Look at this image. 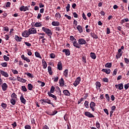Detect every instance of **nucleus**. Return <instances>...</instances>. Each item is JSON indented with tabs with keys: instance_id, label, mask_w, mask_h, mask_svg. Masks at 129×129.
<instances>
[{
	"instance_id": "obj_53",
	"label": "nucleus",
	"mask_w": 129,
	"mask_h": 129,
	"mask_svg": "<svg viewBox=\"0 0 129 129\" xmlns=\"http://www.w3.org/2000/svg\"><path fill=\"white\" fill-rule=\"evenodd\" d=\"M43 69H46V68H47V62H46V61L43 62Z\"/></svg>"
},
{
	"instance_id": "obj_39",
	"label": "nucleus",
	"mask_w": 129,
	"mask_h": 129,
	"mask_svg": "<svg viewBox=\"0 0 129 129\" xmlns=\"http://www.w3.org/2000/svg\"><path fill=\"white\" fill-rule=\"evenodd\" d=\"M105 97H106V99L107 100V101H108V102H109L110 100V98L109 97V95L108 94H106Z\"/></svg>"
},
{
	"instance_id": "obj_64",
	"label": "nucleus",
	"mask_w": 129,
	"mask_h": 129,
	"mask_svg": "<svg viewBox=\"0 0 129 129\" xmlns=\"http://www.w3.org/2000/svg\"><path fill=\"white\" fill-rule=\"evenodd\" d=\"M42 129H49V127L47 125L43 126Z\"/></svg>"
},
{
	"instance_id": "obj_35",
	"label": "nucleus",
	"mask_w": 129,
	"mask_h": 129,
	"mask_svg": "<svg viewBox=\"0 0 129 129\" xmlns=\"http://www.w3.org/2000/svg\"><path fill=\"white\" fill-rule=\"evenodd\" d=\"M84 105L86 108H89V102L88 101H85Z\"/></svg>"
},
{
	"instance_id": "obj_20",
	"label": "nucleus",
	"mask_w": 129,
	"mask_h": 129,
	"mask_svg": "<svg viewBox=\"0 0 129 129\" xmlns=\"http://www.w3.org/2000/svg\"><path fill=\"white\" fill-rule=\"evenodd\" d=\"M1 73L2 76H4V77H9V74L7 72H6L4 71H1Z\"/></svg>"
},
{
	"instance_id": "obj_48",
	"label": "nucleus",
	"mask_w": 129,
	"mask_h": 129,
	"mask_svg": "<svg viewBox=\"0 0 129 129\" xmlns=\"http://www.w3.org/2000/svg\"><path fill=\"white\" fill-rule=\"evenodd\" d=\"M24 44H25L27 47H31L32 46V44L28 42H24Z\"/></svg>"
},
{
	"instance_id": "obj_13",
	"label": "nucleus",
	"mask_w": 129,
	"mask_h": 129,
	"mask_svg": "<svg viewBox=\"0 0 129 129\" xmlns=\"http://www.w3.org/2000/svg\"><path fill=\"white\" fill-rule=\"evenodd\" d=\"M101 71L102 72H105L106 74H110V72H111V70L109 69H103Z\"/></svg>"
},
{
	"instance_id": "obj_8",
	"label": "nucleus",
	"mask_w": 129,
	"mask_h": 129,
	"mask_svg": "<svg viewBox=\"0 0 129 129\" xmlns=\"http://www.w3.org/2000/svg\"><path fill=\"white\" fill-rule=\"evenodd\" d=\"M85 115L87 117H89V118H91V117H94V115L91 113L90 112L86 111L84 113Z\"/></svg>"
},
{
	"instance_id": "obj_57",
	"label": "nucleus",
	"mask_w": 129,
	"mask_h": 129,
	"mask_svg": "<svg viewBox=\"0 0 129 129\" xmlns=\"http://www.w3.org/2000/svg\"><path fill=\"white\" fill-rule=\"evenodd\" d=\"M49 56L52 59H54V58L55 57V55L54 53H50Z\"/></svg>"
},
{
	"instance_id": "obj_61",
	"label": "nucleus",
	"mask_w": 129,
	"mask_h": 129,
	"mask_svg": "<svg viewBox=\"0 0 129 129\" xmlns=\"http://www.w3.org/2000/svg\"><path fill=\"white\" fill-rule=\"evenodd\" d=\"M124 62L126 63V64H128L129 63V59H127V58H124Z\"/></svg>"
},
{
	"instance_id": "obj_12",
	"label": "nucleus",
	"mask_w": 129,
	"mask_h": 129,
	"mask_svg": "<svg viewBox=\"0 0 129 129\" xmlns=\"http://www.w3.org/2000/svg\"><path fill=\"white\" fill-rule=\"evenodd\" d=\"M65 82L64 81V79L63 78H61V79L59 80V86H61V87H63L64 85H65Z\"/></svg>"
},
{
	"instance_id": "obj_40",
	"label": "nucleus",
	"mask_w": 129,
	"mask_h": 129,
	"mask_svg": "<svg viewBox=\"0 0 129 129\" xmlns=\"http://www.w3.org/2000/svg\"><path fill=\"white\" fill-rule=\"evenodd\" d=\"M1 106L3 107V109H6V108H7V105L5 103H2L1 104Z\"/></svg>"
},
{
	"instance_id": "obj_59",
	"label": "nucleus",
	"mask_w": 129,
	"mask_h": 129,
	"mask_svg": "<svg viewBox=\"0 0 129 129\" xmlns=\"http://www.w3.org/2000/svg\"><path fill=\"white\" fill-rule=\"evenodd\" d=\"M103 82L108 83V79L107 78H104L103 79Z\"/></svg>"
},
{
	"instance_id": "obj_15",
	"label": "nucleus",
	"mask_w": 129,
	"mask_h": 129,
	"mask_svg": "<svg viewBox=\"0 0 129 129\" xmlns=\"http://www.w3.org/2000/svg\"><path fill=\"white\" fill-rule=\"evenodd\" d=\"M45 103H47L48 104H50L52 105L53 107H55L54 104L51 102V100L49 99L48 98L45 99Z\"/></svg>"
},
{
	"instance_id": "obj_56",
	"label": "nucleus",
	"mask_w": 129,
	"mask_h": 129,
	"mask_svg": "<svg viewBox=\"0 0 129 129\" xmlns=\"http://www.w3.org/2000/svg\"><path fill=\"white\" fill-rule=\"evenodd\" d=\"M3 29L5 32H9V27L7 26L4 27Z\"/></svg>"
},
{
	"instance_id": "obj_29",
	"label": "nucleus",
	"mask_w": 129,
	"mask_h": 129,
	"mask_svg": "<svg viewBox=\"0 0 129 129\" xmlns=\"http://www.w3.org/2000/svg\"><path fill=\"white\" fill-rule=\"evenodd\" d=\"M77 30H78L79 32L80 33H83V29L81 27V25H78L77 27Z\"/></svg>"
},
{
	"instance_id": "obj_26",
	"label": "nucleus",
	"mask_w": 129,
	"mask_h": 129,
	"mask_svg": "<svg viewBox=\"0 0 129 129\" xmlns=\"http://www.w3.org/2000/svg\"><path fill=\"white\" fill-rule=\"evenodd\" d=\"M20 101L22 103H23V104H26V99H25V98H24V96L23 95H21L20 97Z\"/></svg>"
},
{
	"instance_id": "obj_2",
	"label": "nucleus",
	"mask_w": 129,
	"mask_h": 129,
	"mask_svg": "<svg viewBox=\"0 0 129 129\" xmlns=\"http://www.w3.org/2000/svg\"><path fill=\"white\" fill-rule=\"evenodd\" d=\"M42 31H43V32H44V33H46V34H47V36L50 37V38L51 39V38H52L51 35H52V31H51V30H50L47 28H45V27H42Z\"/></svg>"
},
{
	"instance_id": "obj_49",
	"label": "nucleus",
	"mask_w": 129,
	"mask_h": 129,
	"mask_svg": "<svg viewBox=\"0 0 129 129\" xmlns=\"http://www.w3.org/2000/svg\"><path fill=\"white\" fill-rule=\"evenodd\" d=\"M124 87L125 90L128 89V88H129V83H127V84H125L124 86Z\"/></svg>"
},
{
	"instance_id": "obj_50",
	"label": "nucleus",
	"mask_w": 129,
	"mask_h": 129,
	"mask_svg": "<svg viewBox=\"0 0 129 129\" xmlns=\"http://www.w3.org/2000/svg\"><path fill=\"white\" fill-rule=\"evenodd\" d=\"M116 74H117V70L115 69L114 70V71L113 72L112 75H113V76H115V75H116Z\"/></svg>"
},
{
	"instance_id": "obj_43",
	"label": "nucleus",
	"mask_w": 129,
	"mask_h": 129,
	"mask_svg": "<svg viewBox=\"0 0 129 129\" xmlns=\"http://www.w3.org/2000/svg\"><path fill=\"white\" fill-rule=\"evenodd\" d=\"M96 126L97 128H100V123H99V122H98V121H96Z\"/></svg>"
},
{
	"instance_id": "obj_31",
	"label": "nucleus",
	"mask_w": 129,
	"mask_h": 129,
	"mask_svg": "<svg viewBox=\"0 0 129 129\" xmlns=\"http://www.w3.org/2000/svg\"><path fill=\"white\" fill-rule=\"evenodd\" d=\"M24 74L25 75H27V76H28L29 78H34V76L30 73H25Z\"/></svg>"
},
{
	"instance_id": "obj_33",
	"label": "nucleus",
	"mask_w": 129,
	"mask_h": 129,
	"mask_svg": "<svg viewBox=\"0 0 129 129\" xmlns=\"http://www.w3.org/2000/svg\"><path fill=\"white\" fill-rule=\"evenodd\" d=\"M68 72H69L68 69L65 70L63 72V75H64V76H65L67 78H68Z\"/></svg>"
},
{
	"instance_id": "obj_62",
	"label": "nucleus",
	"mask_w": 129,
	"mask_h": 129,
	"mask_svg": "<svg viewBox=\"0 0 129 129\" xmlns=\"http://www.w3.org/2000/svg\"><path fill=\"white\" fill-rule=\"evenodd\" d=\"M12 71L13 73V74H18V71L16 70H12Z\"/></svg>"
},
{
	"instance_id": "obj_16",
	"label": "nucleus",
	"mask_w": 129,
	"mask_h": 129,
	"mask_svg": "<svg viewBox=\"0 0 129 129\" xmlns=\"http://www.w3.org/2000/svg\"><path fill=\"white\" fill-rule=\"evenodd\" d=\"M2 88L3 91H6L8 89V84L6 83H3L2 85Z\"/></svg>"
},
{
	"instance_id": "obj_32",
	"label": "nucleus",
	"mask_w": 129,
	"mask_h": 129,
	"mask_svg": "<svg viewBox=\"0 0 129 129\" xmlns=\"http://www.w3.org/2000/svg\"><path fill=\"white\" fill-rule=\"evenodd\" d=\"M33 87H34V86L31 84H28L27 88H28V90H30V91L33 90Z\"/></svg>"
},
{
	"instance_id": "obj_11",
	"label": "nucleus",
	"mask_w": 129,
	"mask_h": 129,
	"mask_svg": "<svg viewBox=\"0 0 129 129\" xmlns=\"http://www.w3.org/2000/svg\"><path fill=\"white\" fill-rule=\"evenodd\" d=\"M78 43L80 45H85L86 41L83 38H80L78 40Z\"/></svg>"
},
{
	"instance_id": "obj_25",
	"label": "nucleus",
	"mask_w": 129,
	"mask_h": 129,
	"mask_svg": "<svg viewBox=\"0 0 129 129\" xmlns=\"http://www.w3.org/2000/svg\"><path fill=\"white\" fill-rule=\"evenodd\" d=\"M63 93L66 95V96H70L71 93H70L69 91L68 90H64L63 91Z\"/></svg>"
},
{
	"instance_id": "obj_55",
	"label": "nucleus",
	"mask_w": 129,
	"mask_h": 129,
	"mask_svg": "<svg viewBox=\"0 0 129 129\" xmlns=\"http://www.w3.org/2000/svg\"><path fill=\"white\" fill-rule=\"evenodd\" d=\"M84 100V98H81V99H80L78 101V104H80V103H81V102H82V101H83Z\"/></svg>"
},
{
	"instance_id": "obj_36",
	"label": "nucleus",
	"mask_w": 129,
	"mask_h": 129,
	"mask_svg": "<svg viewBox=\"0 0 129 129\" xmlns=\"http://www.w3.org/2000/svg\"><path fill=\"white\" fill-rule=\"evenodd\" d=\"M73 46H74V47H76V48H78V49H80L81 47V46L78 43H77V42L73 44Z\"/></svg>"
},
{
	"instance_id": "obj_9",
	"label": "nucleus",
	"mask_w": 129,
	"mask_h": 129,
	"mask_svg": "<svg viewBox=\"0 0 129 129\" xmlns=\"http://www.w3.org/2000/svg\"><path fill=\"white\" fill-rule=\"evenodd\" d=\"M115 87L116 88V89H119V90H121L122 89H123V84L121 83L118 85H115Z\"/></svg>"
},
{
	"instance_id": "obj_10",
	"label": "nucleus",
	"mask_w": 129,
	"mask_h": 129,
	"mask_svg": "<svg viewBox=\"0 0 129 129\" xmlns=\"http://www.w3.org/2000/svg\"><path fill=\"white\" fill-rule=\"evenodd\" d=\"M19 10L21 12H26V11H29V8L28 6H22L21 8H19Z\"/></svg>"
},
{
	"instance_id": "obj_23",
	"label": "nucleus",
	"mask_w": 129,
	"mask_h": 129,
	"mask_svg": "<svg viewBox=\"0 0 129 129\" xmlns=\"http://www.w3.org/2000/svg\"><path fill=\"white\" fill-rule=\"evenodd\" d=\"M96 88L97 90L100 89V87H101V84L99 82H96L95 83Z\"/></svg>"
},
{
	"instance_id": "obj_41",
	"label": "nucleus",
	"mask_w": 129,
	"mask_h": 129,
	"mask_svg": "<svg viewBox=\"0 0 129 129\" xmlns=\"http://www.w3.org/2000/svg\"><path fill=\"white\" fill-rule=\"evenodd\" d=\"M121 56H122V53H117V54L116 55V58L117 59V60L118 59H119V58H120Z\"/></svg>"
},
{
	"instance_id": "obj_18",
	"label": "nucleus",
	"mask_w": 129,
	"mask_h": 129,
	"mask_svg": "<svg viewBox=\"0 0 129 129\" xmlns=\"http://www.w3.org/2000/svg\"><path fill=\"white\" fill-rule=\"evenodd\" d=\"M14 39L16 42H22V40H23L22 37H20L18 35H15Z\"/></svg>"
},
{
	"instance_id": "obj_14",
	"label": "nucleus",
	"mask_w": 129,
	"mask_h": 129,
	"mask_svg": "<svg viewBox=\"0 0 129 129\" xmlns=\"http://www.w3.org/2000/svg\"><path fill=\"white\" fill-rule=\"evenodd\" d=\"M47 94L50 97H52V98H53L54 100L57 101V97L56 96L52 94L50 92H48Z\"/></svg>"
},
{
	"instance_id": "obj_52",
	"label": "nucleus",
	"mask_w": 129,
	"mask_h": 129,
	"mask_svg": "<svg viewBox=\"0 0 129 129\" xmlns=\"http://www.w3.org/2000/svg\"><path fill=\"white\" fill-rule=\"evenodd\" d=\"M37 82H38V83H41V87H44V86L45 85V83L44 82H41L40 81H38Z\"/></svg>"
},
{
	"instance_id": "obj_54",
	"label": "nucleus",
	"mask_w": 129,
	"mask_h": 129,
	"mask_svg": "<svg viewBox=\"0 0 129 129\" xmlns=\"http://www.w3.org/2000/svg\"><path fill=\"white\" fill-rule=\"evenodd\" d=\"M103 111H104L105 113L107 115H108L109 114V113H108V110L106 108H105L103 109Z\"/></svg>"
},
{
	"instance_id": "obj_28",
	"label": "nucleus",
	"mask_w": 129,
	"mask_h": 129,
	"mask_svg": "<svg viewBox=\"0 0 129 129\" xmlns=\"http://www.w3.org/2000/svg\"><path fill=\"white\" fill-rule=\"evenodd\" d=\"M112 66V63L107 62L105 64V68H111Z\"/></svg>"
},
{
	"instance_id": "obj_6",
	"label": "nucleus",
	"mask_w": 129,
	"mask_h": 129,
	"mask_svg": "<svg viewBox=\"0 0 129 129\" xmlns=\"http://www.w3.org/2000/svg\"><path fill=\"white\" fill-rule=\"evenodd\" d=\"M31 26H32L33 27H34V26L36 28H38L39 27H41L42 24L40 22H36L35 24V22H32L31 23Z\"/></svg>"
},
{
	"instance_id": "obj_34",
	"label": "nucleus",
	"mask_w": 129,
	"mask_h": 129,
	"mask_svg": "<svg viewBox=\"0 0 129 129\" xmlns=\"http://www.w3.org/2000/svg\"><path fill=\"white\" fill-rule=\"evenodd\" d=\"M90 34L93 39H98V36L95 33H91Z\"/></svg>"
},
{
	"instance_id": "obj_22",
	"label": "nucleus",
	"mask_w": 129,
	"mask_h": 129,
	"mask_svg": "<svg viewBox=\"0 0 129 129\" xmlns=\"http://www.w3.org/2000/svg\"><path fill=\"white\" fill-rule=\"evenodd\" d=\"M63 53H65L67 56H70V50L69 49H64L62 50Z\"/></svg>"
},
{
	"instance_id": "obj_30",
	"label": "nucleus",
	"mask_w": 129,
	"mask_h": 129,
	"mask_svg": "<svg viewBox=\"0 0 129 129\" xmlns=\"http://www.w3.org/2000/svg\"><path fill=\"white\" fill-rule=\"evenodd\" d=\"M48 72L49 75H52V74H53V72L52 71V67L50 66L48 67Z\"/></svg>"
},
{
	"instance_id": "obj_3",
	"label": "nucleus",
	"mask_w": 129,
	"mask_h": 129,
	"mask_svg": "<svg viewBox=\"0 0 129 129\" xmlns=\"http://www.w3.org/2000/svg\"><path fill=\"white\" fill-rule=\"evenodd\" d=\"M95 106H96V104L93 101H91L90 103V108L92 110V111H95Z\"/></svg>"
},
{
	"instance_id": "obj_5",
	"label": "nucleus",
	"mask_w": 129,
	"mask_h": 129,
	"mask_svg": "<svg viewBox=\"0 0 129 129\" xmlns=\"http://www.w3.org/2000/svg\"><path fill=\"white\" fill-rule=\"evenodd\" d=\"M28 32L29 33V35H32L33 34H37V30L36 28H30L28 30Z\"/></svg>"
},
{
	"instance_id": "obj_58",
	"label": "nucleus",
	"mask_w": 129,
	"mask_h": 129,
	"mask_svg": "<svg viewBox=\"0 0 129 129\" xmlns=\"http://www.w3.org/2000/svg\"><path fill=\"white\" fill-rule=\"evenodd\" d=\"M5 40H6V41H8L10 39V35H6L5 36Z\"/></svg>"
},
{
	"instance_id": "obj_44",
	"label": "nucleus",
	"mask_w": 129,
	"mask_h": 129,
	"mask_svg": "<svg viewBox=\"0 0 129 129\" xmlns=\"http://www.w3.org/2000/svg\"><path fill=\"white\" fill-rule=\"evenodd\" d=\"M67 12H69L70 11V4H68L67 6L66 7Z\"/></svg>"
},
{
	"instance_id": "obj_17",
	"label": "nucleus",
	"mask_w": 129,
	"mask_h": 129,
	"mask_svg": "<svg viewBox=\"0 0 129 129\" xmlns=\"http://www.w3.org/2000/svg\"><path fill=\"white\" fill-rule=\"evenodd\" d=\"M21 58L22 59L24 60V61H26V62H28V63H30V62H31V60H30V59L28 58V57H25V55L24 54L21 55Z\"/></svg>"
},
{
	"instance_id": "obj_7",
	"label": "nucleus",
	"mask_w": 129,
	"mask_h": 129,
	"mask_svg": "<svg viewBox=\"0 0 129 129\" xmlns=\"http://www.w3.org/2000/svg\"><path fill=\"white\" fill-rule=\"evenodd\" d=\"M29 35L30 33L28 30H25L22 33V37H24L25 38H28Z\"/></svg>"
},
{
	"instance_id": "obj_63",
	"label": "nucleus",
	"mask_w": 129,
	"mask_h": 129,
	"mask_svg": "<svg viewBox=\"0 0 129 129\" xmlns=\"http://www.w3.org/2000/svg\"><path fill=\"white\" fill-rule=\"evenodd\" d=\"M25 129H31V125H26L25 126Z\"/></svg>"
},
{
	"instance_id": "obj_37",
	"label": "nucleus",
	"mask_w": 129,
	"mask_h": 129,
	"mask_svg": "<svg viewBox=\"0 0 129 129\" xmlns=\"http://www.w3.org/2000/svg\"><path fill=\"white\" fill-rule=\"evenodd\" d=\"M35 55L37 58H40V59H42V56H41V54H40V53L38 52H35Z\"/></svg>"
},
{
	"instance_id": "obj_24",
	"label": "nucleus",
	"mask_w": 129,
	"mask_h": 129,
	"mask_svg": "<svg viewBox=\"0 0 129 129\" xmlns=\"http://www.w3.org/2000/svg\"><path fill=\"white\" fill-rule=\"evenodd\" d=\"M51 25L54 27H58V26H60V23L58 21H53L52 22Z\"/></svg>"
},
{
	"instance_id": "obj_42",
	"label": "nucleus",
	"mask_w": 129,
	"mask_h": 129,
	"mask_svg": "<svg viewBox=\"0 0 129 129\" xmlns=\"http://www.w3.org/2000/svg\"><path fill=\"white\" fill-rule=\"evenodd\" d=\"M3 57L5 61H10V57H9L7 55H4Z\"/></svg>"
},
{
	"instance_id": "obj_1",
	"label": "nucleus",
	"mask_w": 129,
	"mask_h": 129,
	"mask_svg": "<svg viewBox=\"0 0 129 129\" xmlns=\"http://www.w3.org/2000/svg\"><path fill=\"white\" fill-rule=\"evenodd\" d=\"M11 98L12 99L10 100V102L12 105H15L16 102H17V94L15 93H13L11 95Z\"/></svg>"
},
{
	"instance_id": "obj_51",
	"label": "nucleus",
	"mask_w": 129,
	"mask_h": 129,
	"mask_svg": "<svg viewBox=\"0 0 129 129\" xmlns=\"http://www.w3.org/2000/svg\"><path fill=\"white\" fill-rule=\"evenodd\" d=\"M27 51L28 52L27 54L28 56H32V52L31 51L30 49H27Z\"/></svg>"
},
{
	"instance_id": "obj_46",
	"label": "nucleus",
	"mask_w": 129,
	"mask_h": 129,
	"mask_svg": "<svg viewBox=\"0 0 129 129\" xmlns=\"http://www.w3.org/2000/svg\"><path fill=\"white\" fill-rule=\"evenodd\" d=\"M82 61L83 62V63H85V64L86 63V57L83 56L82 57Z\"/></svg>"
},
{
	"instance_id": "obj_45",
	"label": "nucleus",
	"mask_w": 129,
	"mask_h": 129,
	"mask_svg": "<svg viewBox=\"0 0 129 129\" xmlns=\"http://www.w3.org/2000/svg\"><path fill=\"white\" fill-rule=\"evenodd\" d=\"M21 88H22V90L23 91H24V92H27V88H26V86H22L21 87Z\"/></svg>"
},
{
	"instance_id": "obj_27",
	"label": "nucleus",
	"mask_w": 129,
	"mask_h": 129,
	"mask_svg": "<svg viewBox=\"0 0 129 129\" xmlns=\"http://www.w3.org/2000/svg\"><path fill=\"white\" fill-rule=\"evenodd\" d=\"M90 56L91 58H92V59H96V54L94 52H91L90 54Z\"/></svg>"
},
{
	"instance_id": "obj_21",
	"label": "nucleus",
	"mask_w": 129,
	"mask_h": 129,
	"mask_svg": "<svg viewBox=\"0 0 129 129\" xmlns=\"http://www.w3.org/2000/svg\"><path fill=\"white\" fill-rule=\"evenodd\" d=\"M57 69L60 71L63 70V67H62V62L61 61H59L57 63Z\"/></svg>"
},
{
	"instance_id": "obj_60",
	"label": "nucleus",
	"mask_w": 129,
	"mask_h": 129,
	"mask_svg": "<svg viewBox=\"0 0 129 129\" xmlns=\"http://www.w3.org/2000/svg\"><path fill=\"white\" fill-rule=\"evenodd\" d=\"M106 32H107V34L109 35L110 34V29L109 28L107 27L106 29Z\"/></svg>"
},
{
	"instance_id": "obj_19",
	"label": "nucleus",
	"mask_w": 129,
	"mask_h": 129,
	"mask_svg": "<svg viewBox=\"0 0 129 129\" xmlns=\"http://www.w3.org/2000/svg\"><path fill=\"white\" fill-rule=\"evenodd\" d=\"M17 80L18 81H19V82H22V83H26V82H27V80L21 78L19 77H17Z\"/></svg>"
},
{
	"instance_id": "obj_47",
	"label": "nucleus",
	"mask_w": 129,
	"mask_h": 129,
	"mask_svg": "<svg viewBox=\"0 0 129 129\" xmlns=\"http://www.w3.org/2000/svg\"><path fill=\"white\" fill-rule=\"evenodd\" d=\"M1 65L3 67H8V63L7 62H2Z\"/></svg>"
},
{
	"instance_id": "obj_38",
	"label": "nucleus",
	"mask_w": 129,
	"mask_h": 129,
	"mask_svg": "<svg viewBox=\"0 0 129 129\" xmlns=\"http://www.w3.org/2000/svg\"><path fill=\"white\" fill-rule=\"evenodd\" d=\"M50 93H54V92H55V87H54V86H52L50 89Z\"/></svg>"
},
{
	"instance_id": "obj_4",
	"label": "nucleus",
	"mask_w": 129,
	"mask_h": 129,
	"mask_svg": "<svg viewBox=\"0 0 129 129\" xmlns=\"http://www.w3.org/2000/svg\"><path fill=\"white\" fill-rule=\"evenodd\" d=\"M80 81H81V78H80V77H79L76 79V80L73 83V85L74 86V87H76V86H77V85H78L79 83H80Z\"/></svg>"
}]
</instances>
